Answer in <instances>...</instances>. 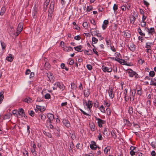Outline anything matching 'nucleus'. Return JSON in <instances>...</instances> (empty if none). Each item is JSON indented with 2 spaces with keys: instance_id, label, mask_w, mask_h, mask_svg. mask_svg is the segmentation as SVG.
<instances>
[{
  "instance_id": "f257e3e1",
  "label": "nucleus",
  "mask_w": 156,
  "mask_h": 156,
  "mask_svg": "<svg viewBox=\"0 0 156 156\" xmlns=\"http://www.w3.org/2000/svg\"><path fill=\"white\" fill-rule=\"evenodd\" d=\"M83 103L84 106H86L87 108L89 109V110L92 106L93 104L92 102L90 100H89L88 101H87L85 100H83Z\"/></svg>"
},
{
  "instance_id": "f03ea898",
  "label": "nucleus",
  "mask_w": 156,
  "mask_h": 156,
  "mask_svg": "<svg viewBox=\"0 0 156 156\" xmlns=\"http://www.w3.org/2000/svg\"><path fill=\"white\" fill-rule=\"evenodd\" d=\"M126 72L128 73L129 76L130 77H133L134 76L135 78H136L137 77V76H138L137 74L131 69H128L126 70Z\"/></svg>"
},
{
  "instance_id": "7ed1b4c3",
  "label": "nucleus",
  "mask_w": 156,
  "mask_h": 156,
  "mask_svg": "<svg viewBox=\"0 0 156 156\" xmlns=\"http://www.w3.org/2000/svg\"><path fill=\"white\" fill-rule=\"evenodd\" d=\"M23 23H20L18 26L16 36H18L22 30L23 27Z\"/></svg>"
},
{
  "instance_id": "20e7f679",
  "label": "nucleus",
  "mask_w": 156,
  "mask_h": 156,
  "mask_svg": "<svg viewBox=\"0 0 156 156\" xmlns=\"http://www.w3.org/2000/svg\"><path fill=\"white\" fill-rule=\"evenodd\" d=\"M154 30L153 27H151L150 28H147V32L148 33V36L147 37H145L146 38H150L151 37V35L153 34L154 32Z\"/></svg>"
},
{
  "instance_id": "39448f33",
  "label": "nucleus",
  "mask_w": 156,
  "mask_h": 156,
  "mask_svg": "<svg viewBox=\"0 0 156 156\" xmlns=\"http://www.w3.org/2000/svg\"><path fill=\"white\" fill-rule=\"evenodd\" d=\"M101 69L104 72L110 73L112 71V68L111 67L106 66H103Z\"/></svg>"
},
{
  "instance_id": "423d86ee",
  "label": "nucleus",
  "mask_w": 156,
  "mask_h": 156,
  "mask_svg": "<svg viewBox=\"0 0 156 156\" xmlns=\"http://www.w3.org/2000/svg\"><path fill=\"white\" fill-rule=\"evenodd\" d=\"M47 117L48 119V122L50 124L51 123V121L53 120L54 118V115L52 114L49 113L47 114Z\"/></svg>"
},
{
  "instance_id": "0eeeda50",
  "label": "nucleus",
  "mask_w": 156,
  "mask_h": 156,
  "mask_svg": "<svg viewBox=\"0 0 156 156\" xmlns=\"http://www.w3.org/2000/svg\"><path fill=\"white\" fill-rule=\"evenodd\" d=\"M95 120L98 121L97 123L98 126L100 127H102V125L104 123L105 121L104 120L97 117H95Z\"/></svg>"
},
{
  "instance_id": "6e6552de",
  "label": "nucleus",
  "mask_w": 156,
  "mask_h": 156,
  "mask_svg": "<svg viewBox=\"0 0 156 156\" xmlns=\"http://www.w3.org/2000/svg\"><path fill=\"white\" fill-rule=\"evenodd\" d=\"M13 59V57L12 54H10L8 55L6 57V60L9 62H12Z\"/></svg>"
},
{
  "instance_id": "1a4fd4ad",
  "label": "nucleus",
  "mask_w": 156,
  "mask_h": 156,
  "mask_svg": "<svg viewBox=\"0 0 156 156\" xmlns=\"http://www.w3.org/2000/svg\"><path fill=\"white\" fill-rule=\"evenodd\" d=\"M18 112V114L20 115L23 116L24 115H25L24 111L22 108H20L19 109Z\"/></svg>"
},
{
  "instance_id": "9d476101",
  "label": "nucleus",
  "mask_w": 156,
  "mask_h": 156,
  "mask_svg": "<svg viewBox=\"0 0 156 156\" xmlns=\"http://www.w3.org/2000/svg\"><path fill=\"white\" fill-rule=\"evenodd\" d=\"M90 148L92 150L96 149L97 147L94 141H92L91 142V144L90 145Z\"/></svg>"
},
{
  "instance_id": "9b49d317",
  "label": "nucleus",
  "mask_w": 156,
  "mask_h": 156,
  "mask_svg": "<svg viewBox=\"0 0 156 156\" xmlns=\"http://www.w3.org/2000/svg\"><path fill=\"white\" fill-rule=\"evenodd\" d=\"M108 93L110 97L112 99L113 98L114 96L113 90L112 89L109 90Z\"/></svg>"
},
{
  "instance_id": "f8f14e48",
  "label": "nucleus",
  "mask_w": 156,
  "mask_h": 156,
  "mask_svg": "<svg viewBox=\"0 0 156 156\" xmlns=\"http://www.w3.org/2000/svg\"><path fill=\"white\" fill-rule=\"evenodd\" d=\"M108 24V20H105L104 21L102 26V28L104 30L106 29Z\"/></svg>"
},
{
  "instance_id": "ddd939ff",
  "label": "nucleus",
  "mask_w": 156,
  "mask_h": 156,
  "mask_svg": "<svg viewBox=\"0 0 156 156\" xmlns=\"http://www.w3.org/2000/svg\"><path fill=\"white\" fill-rule=\"evenodd\" d=\"M63 123L67 127H69L70 126V124L69 122L66 119H64L63 121Z\"/></svg>"
},
{
  "instance_id": "4468645a",
  "label": "nucleus",
  "mask_w": 156,
  "mask_h": 156,
  "mask_svg": "<svg viewBox=\"0 0 156 156\" xmlns=\"http://www.w3.org/2000/svg\"><path fill=\"white\" fill-rule=\"evenodd\" d=\"M63 49L66 51L69 52L73 50L72 48L70 46H65L63 48Z\"/></svg>"
},
{
  "instance_id": "2eb2a0df",
  "label": "nucleus",
  "mask_w": 156,
  "mask_h": 156,
  "mask_svg": "<svg viewBox=\"0 0 156 156\" xmlns=\"http://www.w3.org/2000/svg\"><path fill=\"white\" fill-rule=\"evenodd\" d=\"M111 149V147L109 146H108L105 147L104 150V153L106 154H108V152H110Z\"/></svg>"
},
{
  "instance_id": "dca6fc26",
  "label": "nucleus",
  "mask_w": 156,
  "mask_h": 156,
  "mask_svg": "<svg viewBox=\"0 0 156 156\" xmlns=\"http://www.w3.org/2000/svg\"><path fill=\"white\" fill-rule=\"evenodd\" d=\"M130 100H132V98L131 97H134L136 94V90H131L130 91Z\"/></svg>"
},
{
  "instance_id": "f3484780",
  "label": "nucleus",
  "mask_w": 156,
  "mask_h": 156,
  "mask_svg": "<svg viewBox=\"0 0 156 156\" xmlns=\"http://www.w3.org/2000/svg\"><path fill=\"white\" fill-rule=\"evenodd\" d=\"M6 11V8L5 6L2 7L1 10L0 15L3 16Z\"/></svg>"
},
{
  "instance_id": "a211bd4d",
  "label": "nucleus",
  "mask_w": 156,
  "mask_h": 156,
  "mask_svg": "<svg viewBox=\"0 0 156 156\" xmlns=\"http://www.w3.org/2000/svg\"><path fill=\"white\" fill-rule=\"evenodd\" d=\"M60 86V83L58 82H55L53 87V90H55L57 89L58 87L59 88V87Z\"/></svg>"
},
{
  "instance_id": "6ab92c4d",
  "label": "nucleus",
  "mask_w": 156,
  "mask_h": 156,
  "mask_svg": "<svg viewBox=\"0 0 156 156\" xmlns=\"http://www.w3.org/2000/svg\"><path fill=\"white\" fill-rule=\"evenodd\" d=\"M50 2V0H46L45 2H44V10H46L48 6V5Z\"/></svg>"
},
{
  "instance_id": "aec40b11",
  "label": "nucleus",
  "mask_w": 156,
  "mask_h": 156,
  "mask_svg": "<svg viewBox=\"0 0 156 156\" xmlns=\"http://www.w3.org/2000/svg\"><path fill=\"white\" fill-rule=\"evenodd\" d=\"M135 45L133 44H132L130 45L129 46V48L130 50H131L132 51H134L135 50Z\"/></svg>"
},
{
  "instance_id": "412c9836",
  "label": "nucleus",
  "mask_w": 156,
  "mask_h": 156,
  "mask_svg": "<svg viewBox=\"0 0 156 156\" xmlns=\"http://www.w3.org/2000/svg\"><path fill=\"white\" fill-rule=\"evenodd\" d=\"M82 46L81 45H79L76 47H74V48L75 50L77 51L81 52L82 51L81 50L82 48Z\"/></svg>"
},
{
  "instance_id": "4be33fe9",
  "label": "nucleus",
  "mask_w": 156,
  "mask_h": 156,
  "mask_svg": "<svg viewBox=\"0 0 156 156\" xmlns=\"http://www.w3.org/2000/svg\"><path fill=\"white\" fill-rule=\"evenodd\" d=\"M36 108L41 112H43L44 111L45 109L44 107H42L39 105H36Z\"/></svg>"
},
{
  "instance_id": "5701e85b",
  "label": "nucleus",
  "mask_w": 156,
  "mask_h": 156,
  "mask_svg": "<svg viewBox=\"0 0 156 156\" xmlns=\"http://www.w3.org/2000/svg\"><path fill=\"white\" fill-rule=\"evenodd\" d=\"M47 76L49 79V80L51 81V80H52L53 79V76L52 73L49 72L47 73Z\"/></svg>"
},
{
  "instance_id": "b1692460",
  "label": "nucleus",
  "mask_w": 156,
  "mask_h": 156,
  "mask_svg": "<svg viewBox=\"0 0 156 156\" xmlns=\"http://www.w3.org/2000/svg\"><path fill=\"white\" fill-rule=\"evenodd\" d=\"M3 93L4 92L3 91L0 92V104L2 103L4 98Z\"/></svg>"
},
{
  "instance_id": "393cba45",
  "label": "nucleus",
  "mask_w": 156,
  "mask_h": 156,
  "mask_svg": "<svg viewBox=\"0 0 156 156\" xmlns=\"http://www.w3.org/2000/svg\"><path fill=\"white\" fill-rule=\"evenodd\" d=\"M140 25L141 26L143 27H144L146 28V23L145 21H140Z\"/></svg>"
},
{
  "instance_id": "a878e982",
  "label": "nucleus",
  "mask_w": 156,
  "mask_h": 156,
  "mask_svg": "<svg viewBox=\"0 0 156 156\" xmlns=\"http://www.w3.org/2000/svg\"><path fill=\"white\" fill-rule=\"evenodd\" d=\"M39 117L41 118L42 121L44 122L46 119V117L44 114H41L39 115Z\"/></svg>"
},
{
  "instance_id": "bb28decb",
  "label": "nucleus",
  "mask_w": 156,
  "mask_h": 156,
  "mask_svg": "<svg viewBox=\"0 0 156 156\" xmlns=\"http://www.w3.org/2000/svg\"><path fill=\"white\" fill-rule=\"evenodd\" d=\"M137 31L139 34L141 36H145V33H143L141 30V29L140 27H139L137 29Z\"/></svg>"
},
{
  "instance_id": "cd10ccee",
  "label": "nucleus",
  "mask_w": 156,
  "mask_h": 156,
  "mask_svg": "<svg viewBox=\"0 0 156 156\" xmlns=\"http://www.w3.org/2000/svg\"><path fill=\"white\" fill-rule=\"evenodd\" d=\"M83 92L84 95L86 97H88L90 94L89 90L88 89L84 90Z\"/></svg>"
},
{
  "instance_id": "c85d7f7f",
  "label": "nucleus",
  "mask_w": 156,
  "mask_h": 156,
  "mask_svg": "<svg viewBox=\"0 0 156 156\" xmlns=\"http://www.w3.org/2000/svg\"><path fill=\"white\" fill-rule=\"evenodd\" d=\"M100 110L103 113H105V108H104V106H103V105H101L99 108Z\"/></svg>"
},
{
  "instance_id": "c756f323",
  "label": "nucleus",
  "mask_w": 156,
  "mask_h": 156,
  "mask_svg": "<svg viewBox=\"0 0 156 156\" xmlns=\"http://www.w3.org/2000/svg\"><path fill=\"white\" fill-rule=\"evenodd\" d=\"M61 68L62 69H65L66 71H68L69 69L65 67V65L63 63H61L60 65Z\"/></svg>"
},
{
  "instance_id": "7c9ffc66",
  "label": "nucleus",
  "mask_w": 156,
  "mask_h": 156,
  "mask_svg": "<svg viewBox=\"0 0 156 156\" xmlns=\"http://www.w3.org/2000/svg\"><path fill=\"white\" fill-rule=\"evenodd\" d=\"M24 101L26 102L30 103L32 102V100L29 98H25L24 100Z\"/></svg>"
},
{
  "instance_id": "2f4dec72",
  "label": "nucleus",
  "mask_w": 156,
  "mask_h": 156,
  "mask_svg": "<svg viewBox=\"0 0 156 156\" xmlns=\"http://www.w3.org/2000/svg\"><path fill=\"white\" fill-rule=\"evenodd\" d=\"M8 31L10 33H12L13 32V27L12 26H9L8 28Z\"/></svg>"
},
{
  "instance_id": "473e14b6",
  "label": "nucleus",
  "mask_w": 156,
  "mask_h": 156,
  "mask_svg": "<svg viewBox=\"0 0 156 156\" xmlns=\"http://www.w3.org/2000/svg\"><path fill=\"white\" fill-rule=\"evenodd\" d=\"M92 41L94 44H95L97 43L98 40L95 37H93L92 38Z\"/></svg>"
},
{
  "instance_id": "72a5a7b5",
  "label": "nucleus",
  "mask_w": 156,
  "mask_h": 156,
  "mask_svg": "<svg viewBox=\"0 0 156 156\" xmlns=\"http://www.w3.org/2000/svg\"><path fill=\"white\" fill-rule=\"evenodd\" d=\"M106 113L108 115H111V111L109 108H107L105 110Z\"/></svg>"
},
{
  "instance_id": "f704fd0d",
  "label": "nucleus",
  "mask_w": 156,
  "mask_h": 156,
  "mask_svg": "<svg viewBox=\"0 0 156 156\" xmlns=\"http://www.w3.org/2000/svg\"><path fill=\"white\" fill-rule=\"evenodd\" d=\"M119 63L123 65H127L126 62L122 59H121Z\"/></svg>"
},
{
  "instance_id": "c9c22d12",
  "label": "nucleus",
  "mask_w": 156,
  "mask_h": 156,
  "mask_svg": "<svg viewBox=\"0 0 156 156\" xmlns=\"http://www.w3.org/2000/svg\"><path fill=\"white\" fill-rule=\"evenodd\" d=\"M151 44H152V43H148V42L146 44V46H145V47L147 49H150V48L151 47Z\"/></svg>"
},
{
  "instance_id": "e433bc0d",
  "label": "nucleus",
  "mask_w": 156,
  "mask_h": 156,
  "mask_svg": "<svg viewBox=\"0 0 156 156\" xmlns=\"http://www.w3.org/2000/svg\"><path fill=\"white\" fill-rule=\"evenodd\" d=\"M90 23L91 24H93L94 26V28H97V26L96 25V23L95 22V20L93 19H92L90 20Z\"/></svg>"
},
{
  "instance_id": "4c0bfd02",
  "label": "nucleus",
  "mask_w": 156,
  "mask_h": 156,
  "mask_svg": "<svg viewBox=\"0 0 156 156\" xmlns=\"http://www.w3.org/2000/svg\"><path fill=\"white\" fill-rule=\"evenodd\" d=\"M12 113L15 116H18V111L17 110H13Z\"/></svg>"
},
{
  "instance_id": "58836bf2",
  "label": "nucleus",
  "mask_w": 156,
  "mask_h": 156,
  "mask_svg": "<svg viewBox=\"0 0 156 156\" xmlns=\"http://www.w3.org/2000/svg\"><path fill=\"white\" fill-rule=\"evenodd\" d=\"M155 74V73L153 71H151L149 73V76L152 77L154 76Z\"/></svg>"
},
{
  "instance_id": "ea45409f",
  "label": "nucleus",
  "mask_w": 156,
  "mask_h": 156,
  "mask_svg": "<svg viewBox=\"0 0 156 156\" xmlns=\"http://www.w3.org/2000/svg\"><path fill=\"white\" fill-rule=\"evenodd\" d=\"M11 116V115L10 114H8L5 115L4 117V119H9Z\"/></svg>"
},
{
  "instance_id": "a19ab883",
  "label": "nucleus",
  "mask_w": 156,
  "mask_h": 156,
  "mask_svg": "<svg viewBox=\"0 0 156 156\" xmlns=\"http://www.w3.org/2000/svg\"><path fill=\"white\" fill-rule=\"evenodd\" d=\"M59 88L62 91L65 89V87L63 84L60 83V86L59 87Z\"/></svg>"
},
{
  "instance_id": "79ce46f5",
  "label": "nucleus",
  "mask_w": 156,
  "mask_h": 156,
  "mask_svg": "<svg viewBox=\"0 0 156 156\" xmlns=\"http://www.w3.org/2000/svg\"><path fill=\"white\" fill-rule=\"evenodd\" d=\"M151 145L154 148H156V142L154 141L152 142L151 143Z\"/></svg>"
},
{
  "instance_id": "37998d69",
  "label": "nucleus",
  "mask_w": 156,
  "mask_h": 156,
  "mask_svg": "<svg viewBox=\"0 0 156 156\" xmlns=\"http://www.w3.org/2000/svg\"><path fill=\"white\" fill-rule=\"evenodd\" d=\"M93 9V7L91 6H87V10L88 12H90Z\"/></svg>"
},
{
  "instance_id": "c03bdc74",
  "label": "nucleus",
  "mask_w": 156,
  "mask_h": 156,
  "mask_svg": "<svg viewBox=\"0 0 156 156\" xmlns=\"http://www.w3.org/2000/svg\"><path fill=\"white\" fill-rule=\"evenodd\" d=\"M135 17L134 16L132 17L130 19V22L132 24H133L134 23L135 20Z\"/></svg>"
},
{
  "instance_id": "a18cd8bd",
  "label": "nucleus",
  "mask_w": 156,
  "mask_h": 156,
  "mask_svg": "<svg viewBox=\"0 0 156 156\" xmlns=\"http://www.w3.org/2000/svg\"><path fill=\"white\" fill-rule=\"evenodd\" d=\"M127 89H125L124 90V98L125 99V100L126 101L127 100L126 99V94H127Z\"/></svg>"
},
{
  "instance_id": "49530a36",
  "label": "nucleus",
  "mask_w": 156,
  "mask_h": 156,
  "mask_svg": "<svg viewBox=\"0 0 156 156\" xmlns=\"http://www.w3.org/2000/svg\"><path fill=\"white\" fill-rule=\"evenodd\" d=\"M113 9L114 11V12H115V11H116L117 9H118V6L116 4H114L113 7Z\"/></svg>"
},
{
  "instance_id": "de8ad7c7",
  "label": "nucleus",
  "mask_w": 156,
  "mask_h": 156,
  "mask_svg": "<svg viewBox=\"0 0 156 156\" xmlns=\"http://www.w3.org/2000/svg\"><path fill=\"white\" fill-rule=\"evenodd\" d=\"M44 98L46 99H49L50 98V95L49 94L47 93L44 95Z\"/></svg>"
},
{
  "instance_id": "09e8293b",
  "label": "nucleus",
  "mask_w": 156,
  "mask_h": 156,
  "mask_svg": "<svg viewBox=\"0 0 156 156\" xmlns=\"http://www.w3.org/2000/svg\"><path fill=\"white\" fill-rule=\"evenodd\" d=\"M86 67L87 69L89 70H90L92 69V66L90 64H87V65Z\"/></svg>"
},
{
  "instance_id": "8fccbe9b",
  "label": "nucleus",
  "mask_w": 156,
  "mask_h": 156,
  "mask_svg": "<svg viewBox=\"0 0 156 156\" xmlns=\"http://www.w3.org/2000/svg\"><path fill=\"white\" fill-rule=\"evenodd\" d=\"M47 126L49 128H50L51 129H52L53 127V126L51 124V123L50 124L48 122L47 123Z\"/></svg>"
},
{
  "instance_id": "3c124183",
  "label": "nucleus",
  "mask_w": 156,
  "mask_h": 156,
  "mask_svg": "<svg viewBox=\"0 0 156 156\" xmlns=\"http://www.w3.org/2000/svg\"><path fill=\"white\" fill-rule=\"evenodd\" d=\"M90 128L92 131H94L95 130V126L94 124H91L90 126Z\"/></svg>"
},
{
  "instance_id": "603ef678",
  "label": "nucleus",
  "mask_w": 156,
  "mask_h": 156,
  "mask_svg": "<svg viewBox=\"0 0 156 156\" xmlns=\"http://www.w3.org/2000/svg\"><path fill=\"white\" fill-rule=\"evenodd\" d=\"M97 137L99 140H103V137L101 133H99Z\"/></svg>"
},
{
  "instance_id": "864d4df0",
  "label": "nucleus",
  "mask_w": 156,
  "mask_h": 156,
  "mask_svg": "<svg viewBox=\"0 0 156 156\" xmlns=\"http://www.w3.org/2000/svg\"><path fill=\"white\" fill-rule=\"evenodd\" d=\"M129 113L131 114L133 112V108L131 107H129Z\"/></svg>"
},
{
  "instance_id": "5fc2aeb1",
  "label": "nucleus",
  "mask_w": 156,
  "mask_h": 156,
  "mask_svg": "<svg viewBox=\"0 0 156 156\" xmlns=\"http://www.w3.org/2000/svg\"><path fill=\"white\" fill-rule=\"evenodd\" d=\"M67 105V102H65L62 103L61 104V106L62 107H63L64 106H66Z\"/></svg>"
},
{
  "instance_id": "6e6d98bb",
  "label": "nucleus",
  "mask_w": 156,
  "mask_h": 156,
  "mask_svg": "<svg viewBox=\"0 0 156 156\" xmlns=\"http://www.w3.org/2000/svg\"><path fill=\"white\" fill-rule=\"evenodd\" d=\"M29 114L32 116H34V113L33 111L31 110L28 112Z\"/></svg>"
},
{
  "instance_id": "4d7b16f0",
  "label": "nucleus",
  "mask_w": 156,
  "mask_h": 156,
  "mask_svg": "<svg viewBox=\"0 0 156 156\" xmlns=\"http://www.w3.org/2000/svg\"><path fill=\"white\" fill-rule=\"evenodd\" d=\"M111 134L114 138H115L116 137V135L113 131L111 132Z\"/></svg>"
},
{
  "instance_id": "13d9d810",
  "label": "nucleus",
  "mask_w": 156,
  "mask_h": 156,
  "mask_svg": "<svg viewBox=\"0 0 156 156\" xmlns=\"http://www.w3.org/2000/svg\"><path fill=\"white\" fill-rule=\"evenodd\" d=\"M104 104L105 106L107 107H108L110 106V103L107 102L106 101H104Z\"/></svg>"
},
{
  "instance_id": "bf43d9fd",
  "label": "nucleus",
  "mask_w": 156,
  "mask_h": 156,
  "mask_svg": "<svg viewBox=\"0 0 156 156\" xmlns=\"http://www.w3.org/2000/svg\"><path fill=\"white\" fill-rule=\"evenodd\" d=\"M150 84L152 86H156V82H154L152 80H151L150 82Z\"/></svg>"
},
{
  "instance_id": "052dcab7",
  "label": "nucleus",
  "mask_w": 156,
  "mask_h": 156,
  "mask_svg": "<svg viewBox=\"0 0 156 156\" xmlns=\"http://www.w3.org/2000/svg\"><path fill=\"white\" fill-rule=\"evenodd\" d=\"M74 38L75 39L77 40H79L81 39V37L79 35H77L74 37Z\"/></svg>"
},
{
  "instance_id": "680f3d73",
  "label": "nucleus",
  "mask_w": 156,
  "mask_h": 156,
  "mask_svg": "<svg viewBox=\"0 0 156 156\" xmlns=\"http://www.w3.org/2000/svg\"><path fill=\"white\" fill-rule=\"evenodd\" d=\"M83 26L85 28H87V23L86 22H84L83 24Z\"/></svg>"
},
{
  "instance_id": "e2e57ef3",
  "label": "nucleus",
  "mask_w": 156,
  "mask_h": 156,
  "mask_svg": "<svg viewBox=\"0 0 156 156\" xmlns=\"http://www.w3.org/2000/svg\"><path fill=\"white\" fill-rule=\"evenodd\" d=\"M140 13L142 15H144V12L143 10L141 9H140Z\"/></svg>"
},
{
  "instance_id": "0e129e2a",
  "label": "nucleus",
  "mask_w": 156,
  "mask_h": 156,
  "mask_svg": "<svg viewBox=\"0 0 156 156\" xmlns=\"http://www.w3.org/2000/svg\"><path fill=\"white\" fill-rule=\"evenodd\" d=\"M24 156H28V152L27 151H25L23 153Z\"/></svg>"
},
{
  "instance_id": "69168bd1",
  "label": "nucleus",
  "mask_w": 156,
  "mask_h": 156,
  "mask_svg": "<svg viewBox=\"0 0 156 156\" xmlns=\"http://www.w3.org/2000/svg\"><path fill=\"white\" fill-rule=\"evenodd\" d=\"M143 2L144 5H146L147 6H148L149 5V3L145 0H143Z\"/></svg>"
},
{
  "instance_id": "338daca9",
  "label": "nucleus",
  "mask_w": 156,
  "mask_h": 156,
  "mask_svg": "<svg viewBox=\"0 0 156 156\" xmlns=\"http://www.w3.org/2000/svg\"><path fill=\"white\" fill-rule=\"evenodd\" d=\"M135 152L134 151H131L130 152V154L132 156H134L135 155Z\"/></svg>"
},
{
  "instance_id": "774afa93",
  "label": "nucleus",
  "mask_w": 156,
  "mask_h": 156,
  "mask_svg": "<svg viewBox=\"0 0 156 156\" xmlns=\"http://www.w3.org/2000/svg\"><path fill=\"white\" fill-rule=\"evenodd\" d=\"M146 18L147 16H145L144 15H142V20L141 21H145Z\"/></svg>"
}]
</instances>
